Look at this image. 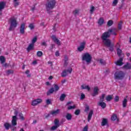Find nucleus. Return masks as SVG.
I'll return each mask as SVG.
<instances>
[{
	"label": "nucleus",
	"mask_w": 131,
	"mask_h": 131,
	"mask_svg": "<svg viewBox=\"0 0 131 131\" xmlns=\"http://www.w3.org/2000/svg\"><path fill=\"white\" fill-rule=\"evenodd\" d=\"M55 44H51L50 47H49V51L53 52V49L55 48Z\"/></svg>",
	"instance_id": "c9c22d12"
},
{
	"label": "nucleus",
	"mask_w": 131,
	"mask_h": 131,
	"mask_svg": "<svg viewBox=\"0 0 131 131\" xmlns=\"http://www.w3.org/2000/svg\"><path fill=\"white\" fill-rule=\"evenodd\" d=\"M112 99H113L112 95H109L106 96L105 100L107 101V102H110Z\"/></svg>",
	"instance_id": "c756f323"
},
{
	"label": "nucleus",
	"mask_w": 131,
	"mask_h": 131,
	"mask_svg": "<svg viewBox=\"0 0 131 131\" xmlns=\"http://www.w3.org/2000/svg\"><path fill=\"white\" fill-rule=\"evenodd\" d=\"M25 24L23 23L20 25V34H24L25 33Z\"/></svg>",
	"instance_id": "f8f14e48"
},
{
	"label": "nucleus",
	"mask_w": 131,
	"mask_h": 131,
	"mask_svg": "<svg viewBox=\"0 0 131 131\" xmlns=\"http://www.w3.org/2000/svg\"><path fill=\"white\" fill-rule=\"evenodd\" d=\"M117 4H118V0H114L113 2L112 6L113 7H115V6L117 5Z\"/></svg>",
	"instance_id": "e433bc0d"
},
{
	"label": "nucleus",
	"mask_w": 131,
	"mask_h": 131,
	"mask_svg": "<svg viewBox=\"0 0 131 131\" xmlns=\"http://www.w3.org/2000/svg\"><path fill=\"white\" fill-rule=\"evenodd\" d=\"M51 38L52 39H53L54 42H56V43H57V45H58V46H61V42L60 41V40L57 38V37H56V35H53L51 36Z\"/></svg>",
	"instance_id": "0eeeda50"
},
{
	"label": "nucleus",
	"mask_w": 131,
	"mask_h": 131,
	"mask_svg": "<svg viewBox=\"0 0 131 131\" xmlns=\"http://www.w3.org/2000/svg\"><path fill=\"white\" fill-rule=\"evenodd\" d=\"M37 41V37L36 36L34 37L33 39L32 40V43L33 45L35 43L36 41Z\"/></svg>",
	"instance_id": "58836bf2"
},
{
	"label": "nucleus",
	"mask_w": 131,
	"mask_h": 131,
	"mask_svg": "<svg viewBox=\"0 0 131 131\" xmlns=\"http://www.w3.org/2000/svg\"><path fill=\"white\" fill-rule=\"evenodd\" d=\"M99 95V88L97 86H96L94 88L93 93L91 94L92 97H96Z\"/></svg>",
	"instance_id": "6e6552de"
},
{
	"label": "nucleus",
	"mask_w": 131,
	"mask_h": 131,
	"mask_svg": "<svg viewBox=\"0 0 131 131\" xmlns=\"http://www.w3.org/2000/svg\"><path fill=\"white\" fill-rule=\"evenodd\" d=\"M46 104L47 105H50L52 104V101H51V99H48L46 100Z\"/></svg>",
	"instance_id": "09e8293b"
},
{
	"label": "nucleus",
	"mask_w": 131,
	"mask_h": 131,
	"mask_svg": "<svg viewBox=\"0 0 131 131\" xmlns=\"http://www.w3.org/2000/svg\"><path fill=\"white\" fill-rule=\"evenodd\" d=\"M66 117L67 120H71L72 119V115L70 113L67 114Z\"/></svg>",
	"instance_id": "cd10ccee"
},
{
	"label": "nucleus",
	"mask_w": 131,
	"mask_h": 131,
	"mask_svg": "<svg viewBox=\"0 0 131 131\" xmlns=\"http://www.w3.org/2000/svg\"><path fill=\"white\" fill-rule=\"evenodd\" d=\"M11 123L13 126L17 125V117L16 116L12 117V120L11 121Z\"/></svg>",
	"instance_id": "4468645a"
},
{
	"label": "nucleus",
	"mask_w": 131,
	"mask_h": 131,
	"mask_svg": "<svg viewBox=\"0 0 131 131\" xmlns=\"http://www.w3.org/2000/svg\"><path fill=\"white\" fill-rule=\"evenodd\" d=\"M93 113H94V112L93 111V110L90 111L88 117V122H90V121H91V119H92V117L93 116Z\"/></svg>",
	"instance_id": "a211bd4d"
},
{
	"label": "nucleus",
	"mask_w": 131,
	"mask_h": 131,
	"mask_svg": "<svg viewBox=\"0 0 131 131\" xmlns=\"http://www.w3.org/2000/svg\"><path fill=\"white\" fill-rule=\"evenodd\" d=\"M97 105L98 106H100V107H101V108H102V109H105V108H106V103L105 102H98L97 103Z\"/></svg>",
	"instance_id": "f3484780"
},
{
	"label": "nucleus",
	"mask_w": 131,
	"mask_h": 131,
	"mask_svg": "<svg viewBox=\"0 0 131 131\" xmlns=\"http://www.w3.org/2000/svg\"><path fill=\"white\" fill-rule=\"evenodd\" d=\"M55 6H56V0H49L48 1L46 4V10L49 14L51 13L50 10H53L55 8Z\"/></svg>",
	"instance_id": "f03ea898"
},
{
	"label": "nucleus",
	"mask_w": 131,
	"mask_h": 131,
	"mask_svg": "<svg viewBox=\"0 0 131 131\" xmlns=\"http://www.w3.org/2000/svg\"><path fill=\"white\" fill-rule=\"evenodd\" d=\"M123 69L130 70L131 69V64L128 62H126V63L123 67Z\"/></svg>",
	"instance_id": "ddd939ff"
},
{
	"label": "nucleus",
	"mask_w": 131,
	"mask_h": 131,
	"mask_svg": "<svg viewBox=\"0 0 131 131\" xmlns=\"http://www.w3.org/2000/svg\"><path fill=\"white\" fill-rule=\"evenodd\" d=\"M81 88L82 90H88V91H90V90H91V88H90L89 85H86L84 86V84H82L81 86Z\"/></svg>",
	"instance_id": "a878e982"
},
{
	"label": "nucleus",
	"mask_w": 131,
	"mask_h": 131,
	"mask_svg": "<svg viewBox=\"0 0 131 131\" xmlns=\"http://www.w3.org/2000/svg\"><path fill=\"white\" fill-rule=\"evenodd\" d=\"M89 129V127L88 125H86V126H85V127L83 128V130L82 131H88Z\"/></svg>",
	"instance_id": "4d7b16f0"
},
{
	"label": "nucleus",
	"mask_w": 131,
	"mask_h": 131,
	"mask_svg": "<svg viewBox=\"0 0 131 131\" xmlns=\"http://www.w3.org/2000/svg\"><path fill=\"white\" fill-rule=\"evenodd\" d=\"M110 33H112L113 35H116V33L115 32L113 31V29H112V32H110Z\"/></svg>",
	"instance_id": "0e129e2a"
},
{
	"label": "nucleus",
	"mask_w": 131,
	"mask_h": 131,
	"mask_svg": "<svg viewBox=\"0 0 131 131\" xmlns=\"http://www.w3.org/2000/svg\"><path fill=\"white\" fill-rule=\"evenodd\" d=\"M100 98H101V99H105V94H102V96Z\"/></svg>",
	"instance_id": "774afa93"
},
{
	"label": "nucleus",
	"mask_w": 131,
	"mask_h": 131,
	"mask_svg": "<svg viewBox=\"0 0 131 131\" xmlns=\"http://www.w3.org/2000/svg\"><path fill=\"white\" fill-rule=\"evenodd\" d=\"M42 46H45V47H47V43L46 42H43L42 43Z\"/></svg>",
	"instance_id": "338daca9"
},
{
	"label": "nucleus",
	"mask_w": 131,
	"mask_h": 131,
	"mask_svg": "<svg viewBox=\"0 0 131 131\" xmlns=\"http://www.w3.org/2000/svg\"><path fill=\"white\" fill-rule=\"evenodd\" d=\"M65 98H66V95L62 94L59 98V100L60 101H61V102H63V101L65 100Z\"/></svg>",
	"instance_id": "c85d7f7f"
},
{
	"label": "nucleus",
	"mask_w": 131,
	"mask_h": 131,
	"mask_svg": "<svg viewBox=\"0 0 131 131\" xmlns=\"http://www.w3.org/2000/svg\"><path fill=\"white\" fill-rule=\"evenodd\" d=\"M30 71H29V70H27L26 71V74H27V77H31V75H30V74H29L30 73Z\"/></svg>",
	"instance_id": "a19ab883"
},
{
	"label": "nucleus",
	"mask_w": 131,
	"mask_h": 131,
	"mask_svg": "<svg viewBox=\"0 0 131 131\" xmlns=\"http://www.w3.org/2000/svg\"><path fill=\"white\" fill-rule=\"evenodd\" d=\"M19 116L20 119H21V120H24V116L23 115V114H22L21 113H19Z\"/></svg>",
	"instance_id": "8fccbe9b"
},
{
	"label": "nucleus",
	"mask_w": 131,
	"mask_h": 131,
	"mask_svg": "<svg viewBox=\"0 0 131 131\" xmlns=\"http://www.w3.org/2000/svg\"><path fill=\"white\" fill-rule=\"evenodd\" d=\"M37 56H38V57H41L42 56V52L38 51L37 52Z\"/></svg>",
	"instance_id": "a18cd8bd"
},
{
	"label": "nucleus",
	"mask_w": 131,
	"mask_h": 131,
	"mask_svg": "<svg viewBox=\"0 0 131 131\" xmlns=\"http://www.w3.org/2000/svg\"><path fill=\"white\" fill-rule=\"evenodd\" d=\"M58 127H58V126L55 125L54 126H53L52 127H51V130H56V129L58 128Z\"/></svg>",
	"instance_id": "49530a36"
},
{
	"label": "nucleus",
	"mask_w": 131,
	"mask_h": 131,
	"mask_svg": "<svg viewBox=\"0 0 131 131\" xmlns=\"http://www.w3.org/2000/svg\"><path fill=\"white\" fill-rule=\"evenodd\" d=\"M54 92H58L60 90V87L57 84H54Z\"/></svg>",
	"instance_id": "7c9ffc66"
},
{
	"label": "nucleus",
	"mask_w": 131,
	"mask_h": 131,
	"mask_svg": "<svg viewBox=\"0 0 131 131\" xmlns=\"http://www.w3.org/2000/svg\"><path fill=\"white\" fill-rule=\"evenodd\" d=\"M0 62L1 64H4V63L6 62V58H5L4 56H0Z\"/></svg>",
	"instance_id": "bb28decb"
},
{
	"label": "nucleus",
	"mask_w": 131,
	"mask_h": 131,
	"mask_svg": "<svg viewBox=\"0 0 131 131\" xmlns=\"http://www.w3.org/2000/svg\"><path fill=\"white\" fill-rule=\"evenodd\" d=\"M104 18H103V17H100L98 20V23L99 25L101 26L104 24Z\"/></svg>",
	"instance_id": "4be33fe9"
},
{
	"label": "nucleus",
	"mask_w": 131,
	"mask_h": 131,
	"mask_svg": "<svg viewBox=\"0 0 131 131\" xmlns=\"http://www.w3.org/2000/svg\"><path fill=\"white\" fill-rule=\"evenodd\" d=\"M6 73L8 75H10V74H13V73H14V71L12 70H8Z\"/></svg>",
	"instance_id": "f704fd0d"
},
{
	"label": "nucleus",
	"mask_w": 131,
	"mask_h": 131,
	"mask_svg": "<svg viewBox=\"0 0 131 131\" xmlns=\"http://www.w3.org/2000/svg\"><path fill=\"white\" fill-rule=\"evenodd\" d=\"M71 72H72V68H69L68 70H64L61 73L62 77H66L67 76V73H70L71 74Z\"/></svg>",
	"instance_id": "423d86ee"
},
{
	"label": "nucleus",
	"mask_w": 131,
	"mask_h": 131,
	"mask_svg": "<svg viewBox=\"0 0 131 131\" xmlns=\"http://www.w3.org/2000/svg\"><path fill=\"white\" fill-rule=\"evenodd\" d=\"M99 62L101 63V65H106V61L102 59H100Z\"/></svg>",
	"instance_id": "ea45409f"
},
{
	"label": "nucleus",
	"mask_w": 131,
	"mask_h": 131,
	"mask_svg": "<svg viewBox=\"0 0 131 131\" xmlns=\"http://www.w3.org/2000/svg\"><path fill=\"white\" fill-rule=\"evenodd\" d=\"M34 48V45L33 43H30L28 48H27V51L28 52H30L32 50H33V48Z\"/></svg>",
	"instance_id": "aec40b11"
},
{
	"label": "nucleus",
	"mask_w": 131,
	"mask_h": 131,
	"mask_svg": "<svg viewBox=\"0 0 131 131\" xmlns=\"http://www.w3.org/2000/svg\"><path fill=\"white\" fill-rule=\"evenodd\" d=\"M10 26L9 29V31H12L13 30V28H16L18 25V23L17 22V20L13 18H10Z\"/></svg>",
	"instance_id": "39448f33"
},
{
	"label": "nucleus",
	"mask_w": 131,
	"mask_h": 131,
	"mask_svg": "<svg viewBox=\"0 0 131 131\" xmlns=\"http://www.w3.org/2000/svg\"><path fill=\"white\" fill-rule=\"evenodd\" d=\"M119 101V96H116L115 97V102H117Z\"/></svg>",
	"instance_id": "603ef678"
},
{
	"label": "nucleus",
	"mask_w": 131,
	"mask_h": 131,
	"mask_svg": "<svg viewBox=\"0 0 131 131\" xmlns=\"http://www.w3.org/2000/svg\"><path fill=\"white\" fill-rule=\"evenodd\" d=\"M122 51L120 50V49L119 48H118L117 49V54L118 55V56H119V57H120V56H121V53H122Z\"/></svg>",
	"instance_id": "2f4dec72"
},
{
	"label": "nucleus",
	"mask_w": 131,
	"mask_h": 131,
	"mask_svg": "<svg viewBox=\"0 0 131 131\" xmlns=\"http://www.w3.org/2000/svg\"><path fill=\"white\" fill-rule=\"evenodd\" d=\"M75 105H74V106L70 105L68 107V110H72V109H75Z\"/></svg>",
	"instance_id": "37998d69"
},
{
	"label": "nucleus",
	"mask_w": 131,
	"mask_h": 131,
	"mask_svg": "<svg viewBox=\"0 0 131 131\" xmlns=\"http://www.w3.org/2000/svg\"><path fill=\"white\" fill-rule=\"evenodd\" d=\"M85 46V41H83L81 43L80 47L78 48V51L79 52H82L83 50H84Z\"/></svg>",
	"instance_id": "9b49d317"
},
{
	"label": "nucleus",
	"mask_w": 131,
	"mask_h": 131,
	"mask_svg": "<svg viewBox=\"0 0 131 131\" xmlns=\"http://www.w3.org/2000/svg\"><path fill=\"white\" fill-rule=\"evenodd\" d=\"M104 99L103 98H101V97L100 98V101L99 102H104Z\"/></svg>",
	"instance_id": "69168bd1"
},
{
	"label": "nucleus",
	"mask_w": 131,
	"mask_h": 131,
	"mask_svg": "<svg viewBox=\"0 0 131 131\" xmlns=\"http://www.w3.org/2000/svg\"><path fill=\"white\" fill-rule=\"evenodd\" d=\"M36 64H37V61H36V60H34L32 62L33 65H36Z\"/></svg>",
	"instance_id": "e2e57ef3"
},
{
	"label": "nucleus",
	"mask_w": 131,
	"mask_h": 131,
	"mask_svg": "<svg viewBox=\"0 0 131 131\" xmlns=\"http://www.w3.org/2000/svg\"><path fill=\"white\" fill-rule=\"evenodd\" d=\"M75 115H79V114H80V110H76L75 111Z\"/></svg>",
	"instance_id": "79ce46f5"
},
{
	"label": "nucleus",
	"mask_w": 131,
	"mask_h": 131,
	"mask_svg": "<svg viewBox=\"0 0 131 131\" xmlns=\"http://www.w3.org/2000/svg\"><path fill=\"white\" fill-rule=\"evenodd\" d=\"M55 56L56 57H59V56H60V53H59V51H57L55 52Z\"/></svg>",
	"instance_id": "bf43d9fd"
},
{
	"label": "nucleus",
	"mask_w": 131,
	"mask_h": 131,
	"mask_svg": "<svg viewBox=\"0 0 131 131\" xmlns=\"http://www.w3.org/2000/svg\"><path fill=\"white\" fill-rule=\"evenodd\" d=\"M110 32H112V29H110L108 31L103 33L101 36V38L103 40L104 45H107V46H110V41H111V40L108 39L109 37H110V35H111Z\"/></svg>",
	"instance_id": "f257e3e1"
},
{
	"label": "nucleus",
	"mask_w": 131,
	"mask_h": 131,
	"mask_svg": "<svg viewBox=\"0 0 131 131\" xmlns=\"http://www.w3.org/2000/svg\"><path fill=\"white\" fill-rule=\"evenodd\" d=\"M82 61H85L86 64L89 65L92 62V56L89 53H86L82 56Z\"/></svg>",
	"instance_id": "20e7f679"
},
{
	"label": "nucleus",
	"mask_w": 131,
	"mask_h": 131,
	"mask_svg": "<svg viewBox=\"0 0 131 131\" xmlns=\"http://www.w3.org/2000/svg\"><path fill=\"white\" fill-rule=\"evenodd\" d=\"M41 102H42V99H35L32 101V106H36L37 104H40Z\"/></svg>",
	"instance_id": "9d476101"
},
{
	"label": "nucleus",
	"mask_w": 131,
	"mask_h": 131,
	"mask_svg": "<svg viewBox=\"0 0 131 131\" xmlns=\"http://www.w3.org/2000/svg\"><path fill=\"white\" fill-rule=\"evenodd\" d=\"M107 124H108V120L105 118L103 119L101 122L102 126H105V125H107Z\"/></svg>",
	"instance_id": "412c9836"
},
{
	"label": "nucleus",
	"mask_w": 131,
	"mask_h": 131,
	"mask_svg": "<svg viewBox=\"0 0 131 131\" xmlns=\"http://www.w3.org/2000/svg\"><path fill=\"white\" fill-rule=\"evenodd\" d=\"M78 10H75L73 12V14L75 16L76 15H77V14H78Z\"/></svg>",
	"instance_id": "864d4df0"
},
{
	"label": "nucleus",
	"mask_w": 131,
	"mask_h": 131,
	"mask_svg": "<svg viewBox=\"0 0 131 131\" xmlns=\"http://www.w3.org/2000/svg\"><path fill=\"white\" fill-rule=\"evenodd\" d=\"M94 11H95V7L92 6L90 9L91 14H93L94 13Z\"/></svg>",
	"instance_id": "3c124183"
},
{
	"label": "nucleus",
	"mask_w": 131,
	"mask_h": 131,
	"mask_svg": "<svg viewBox=\"0 0 131 131\" xmlns=\"http://www.w3.org/2000/svg\"><path fill=\"white\" fill-rule=\"evenodd\" d=\"M105 46H106L108 48V50L110 52H113L114 51V48H113L114 47V44L111 43V41H110V45H105Z\"/></svg>",
	"instance_id": "dca6fc26"
},
{
	"label": "nucleus",
	"mask_w": 131,
	"mask_h": 131,
	"mask_svg": "<svg viewBox=\"0 0 131 131\" xmlns=\"http://www.w3.org/2000/svg\"><path fill=\"white\" fill-rule=\"evenodd\" d=\"M107 25L109 27H110V26H112V25H113V20H108L107 23Z\"/></svg>",
	"instance_id": "72a5a7b5"
},
{
	"label": "nucleus",
	"mask_w": 131,
	"mask_h": 131,
	"mask_svg": "<svg viewBox=\"0 0 131 131\" xmlns=\"http://www.w3.org/2000/svg\"><path fill=\"white\" fill-rule=\"evenodd\" d=\"M19 3L17 2V1L14 2V7H15V8H16V7L19 6Z\"/></svg>",
	"instance_id": "13d9d810"
},
{
	"label": "nucleus",
	"mask_w": 131,
	"mask_h": 131,
	"mask_svg": "<svg viewBox=\"0 0 131 131\" xmlns=\"http://www.w3.org/2000/svg\"><path fill=\"white\" fill-rule=\"evenodd\" d=\"M59 121L57 119H55L54 120V124L55 125L57 126L58 127L60 126V124H59Z\"/></svg>",
	"instance_id": "473e14b6"
},
{
	"label": "nucleus",
	"mask_w": 131,
	"mask_h": 131,
	"mask_svg": "<svg viewBox=\"0 0 131 131\" xmlns=\"http://www.w3.org/2000/svg\"><path fill=\"white\" fill-rule=\"evenodd\" d=\"M60 113V110L57 109L56 111H53L51 113V114H52V115H57L58 114H59V113Z\"/></svg>",
	"instance_id": "393cba45"
},
{
	"label": "nucleus",
	"mask_w": 131,
	"mask_h": 131,
	"mask_svg": "<svg viewBox=\"0 0 131 131\" xmlns=\"http://www.w3.org/2000/svg\"><path fill=\"white\" fill-rule=\"evenodd\" d=\"M29 28H30L31 30H32V29H34V25H33V24H30L29 25Z\"/></svg>",
	"instance_id": "de8ad7c7"
},
{
	"label": "nucleus",
	"mask_w": 131,
	"mask_h": 131,
	"mask_svg": "<svg viewBox=\"0 0 131 131\" xmlns=\"http://www.w3.org/2000/svg\"><path fill=\"white\" fill-rule=\"evenodd\" d=\"M14 115H15V116H16V117H17V116L18 115V111H15L14 112Z\"/></svg>",
	"instance_id": "680f3d73"
},
{
	"label": "nucleus",
	"mask_w": 131,
	"mask_h": 131,
	"mask_svg": "<svg viewBox=\"0 0 131 131\" xmlns=\"http://www.w3.org/2000/svg\"><path fill=\"white\" fill-rule=\"evenodd\" d=\"M4 127L7 129V130H9L10 128H12V125L10 124V123L6 122L4 124Z\"/></svg>",
	"instance_id": "6ab92c4d"
},
{
	"label": "nucleus",
	"mask_w": 131,
	"mask_h": 131,
	"mask_svg": "<svg viewBox=\"0 0 131 131\" xmlns=\"http://www.w3.org/2000/svg\"><path fill=\"white\" fill-rule=\"evenodd\" d=\"M67 65H68V62H67V60H64V66L67 67Z\"/></svg>",
	"instance_id": "052dcab7"
},
{
	"label": "nucleus",
	"mask_w": 131,
	"mask_h": 131,
	"mask_svg": "<svg viewBox=\"0 0 131 131\" xmlns=\"http://www.w3.org/2000/svg\"><path fill=\"white\" fill-rule=\"evenodd\" d=\"M89 110H90V106H89V105H86L84 111L85 112H88Z\"/></svg>",
	"instance_id": "5fc2aeb1"
},
{
	"label": "nucleus",
	"mask_w": 131,
	"mask_h": 131,
	"mask_svg": "<svg viewBox=\"0 0 131 131\" xmlns=\"http://www.w3.org/2000/svg\"><path fill=\"white\" fill-rule=\"evenodd\" d=\"M5 7H6V3L4 2H0V16L3 15V13L2 12L3 10L5 9Z\"/></svg>",
	"instance_id": "1a4fd4ad"
},
{
	"label": "nucleus",
	"mask_w": 131,
	"mask_h": 131,
	"mask_svg": "<svg viewBox=\"0 0 131 131\" xmlns=\"http://www.w3.org/2000/svg\"><path fill=\"white\" fill-rule=\"evenodd\" d=\"M122 28V21H120V23L118 24V29L121 30V28Z\"/></svg>",
	"instance_id": "c03bdc74"
},
{
	"label": "nucleus",
	"mask_w": 131,
	"mask_h": 131,
	"mask_svg": "<svg viewBox=\"0 0 131 131\" xmlns=\"http://www.w3.org/2000/svg\"><path fill=\"white\" fill-rule=\"evenodd\" d=\"M127 104V99L126 98H124L123 101H122L123 108H125L126 107Z\"/></svg>",
	"instance_id": "b1692460"
},
{
	"label": "nucleus",
	"mask_w": 131,
	"mask_h": 131,
	"mask_svg": "<svg viewBox=\"0 0 131 131\" xmlns=\"http://www.w3.org/2000/svg\"><path fill=\"white\" fill-rule=\"evenodd\" d=\"M55 92V90L54 89V88H51L47 93V96H50L51 94H53Z\"/></svg>",
	"instance_id": "5701e85b"
},
{
	"label": "nucleus",
	"mask_w": 131,
	"mask_h": 131,
	"mask_svg": "<svg viewBox=\"0 0 131 131\" xmlns=\"http://www.w3.org/2000/svg\"><path fill=\"white\" fill-rule=\"evenodd\" d=\"M117 119V116L115 114L113 115L111 117V119L113 121H115V120H116Z\"/></svg>",
	"instance_id": "4c0bfd02"
},
{
	"label": "nucleus",
	"mask_w": 131,
	"mask_h": 131,
	"mask_svg": "<svg viewBox=\"0 0 131 131\" xmlns=\"http://www.w3.org/2000/svg\"><path fill=\"white\" fill-rule=\"evenodd\" d=\"M125 76V74L122 71H118L115 73V79H118L119 80H122Z\"/></svg>",
	"instance_id": "7ed1b4c3"
},
{
	"label": "nucleus",
	"mask_w": 131,
	"mask_h": 131,
	"mask_svg": "<svg viewBox=\"0 0 131 131\" xmlns=\"http://www.w3.org/2000/svg\"><path fill=\"white\" fill-rule=\"evenodd\" d=\"M122 61H123V59L122 58H120L116 63V65L117 66H122L123 65V62H122Z\"/></svg>",
	"instance_id": "2eb2a0df"
},
{
	"label": "nucleus",
	"mask_w": 131,
	"mask_h": 131,
	"mask_svg": "<svg viewBox=\"0 0 131 131\" xmlns=\"http://www.w3.org/2000/svg\"><path fill=\"white\" fill-rule=\"evenodd\" d=\"M84 98H85V95L84 94L81 93V97H80L81 100H83V99H84Z\"/></svg>",
	"instance_id": "6e6d98bb"
}]
</instances>
